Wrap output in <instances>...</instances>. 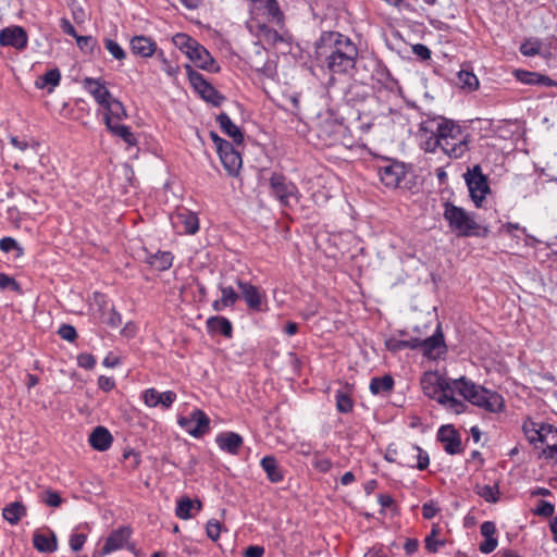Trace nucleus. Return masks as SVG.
<instances>
[{"label":"nucleus","mask_w":557,"mask_h":557,"mask_svg":"<svg viewBox=\"0 0 557 557\" xmlns=\"http://www.w3.org/2000/svg\"><path fill=\"white\" fill-rule=\"evenodd\" d=\"M317 54H325L324 63L333 74L350 75L358 58V48L347 36L337 32L322 33L317 44Z\"/></svg>","instance_id":"1"},{"label":"nucleus","mask_w":557,"mask_h":557,"mask_svg":"<svg viewBox=\"0 0 557 557\" xmlns=\"http://www.w3.org/2000/svg\"><path fill=\"white\" fill-rule=\"evenodd\" d=\"M420 132L438 133L442 150L451 159H459L469 150L470 133L451 120L442 116L428 119L420 124Z\"/></svg>","instance_id":"2"},{"label":"nucleus","mask_w":557,"mask_h":557,"mask_svg":"<svg viewBox=\"0 0 557 557\" xmlns=\"http://www.w3.org/2000/svg\"><path fill=\"white\" fill-rule=\"evenodd\" d=\"M449 393L451 396H455L457 393L473 406L480 407L488 412H499L504 408V398L498 393L475 384L466 376L450 379Z\"/></svg>","instance_id":"3"},{"label":"nucleus","mask_w":557,"mask_h":557,"mask_svg":"<svg viewBox=\"0 0 557 557\" xmlns=\"http://www.w3.org/2000/svg\"><path fill=\"white\" fill-rule=\"evenodd\" d=\"M421 386L426 397L436 400L450 412L459 414L468 409V405L465 401L450 395V377H443L437 375V373L428 372L421 379Z\"/></svg>","instance_id":"4"},{"label":"nucleus","mask_w":557,"mask_h":557,"mask_svg":"<svg viewBox=\"0 0 557 557\" xmlns=\"http://www.w3.org/2000/svg\"><path fill=\"white\" fill-rule=\"evenodd\" d=\"M443 216L458 236H485L487 234V228H482L474 220L473 214L448 201L444 203Z\"/></svg>","instance_id":"5"},{"label":"nucleus","mask_w":557,"mask_h":557,"mask_svg":"<svg viewBox=\"0 0 557 557\" xmlns=\"http://www.w3.org/2000/svg\"><path fill=\"white\" fill-rule=\"evenodd\" d=\"M250 18L251 23L248 28L257 38V42H255L257 47L259 44L275 46L277 42L283 41L282 35L268 26L269 23L283 24L284 14L282 11L278 16H250Z\"/></svg>","instance_id":"6"},{"label":"nucleus","mask_w":557,"mask_h":557,"mask_svg":"<svg viewBox=\"0 0 557 557\" xmlns=\"http://www.w3.org/2000/svg\"><path fill=\"white\" fill-rule=\"evenodd\" d=\"M271 195L278 200L284 208H293L300 200L298 187L282 174H272L270 177Z\"/></svg>","instance_id":"7"},{"label":"nucleus","mask_w":557,"mask_h":557,"mask_svg":"<svg viewBox=\"0 0 557 557\" xmlns=\"http://www.w3.org/2000/svg\"><path fill=\"white\" fill-rule=\"evenodd\" d=\"M210 138L214 143L220 160L231 176H237L243 165V158L234 146L220 137L215 132H210Z\"/></svg>","instance_id":"8"},{"label":"nucleus","mask_w":557,"mask_h":557,"mask_svg":"<svg viewBox=\"0 0 557 557\" xmlns=\"http://www.w3.org/2000/svg\"><path fill=\"white\" fill-rule=\"evenodd\" d=\"M185 70L190 85L201 99L214 107H220L224 101V96H222L202 74L195 71L190 64H186Z\"/></svg>","instance_id":"9"},{"label":"nucleus","mask_w":557,"mask_h":557,"mask_svg":"<svg viewBox=\"0 0 557 557\" xmlns=\"http://www.w3.org/2000/svg\"><path fill=\"white\" fill-rule=\"evenodd\" d=\"M463 177L472 201L476 207H481L486 195L490 193L486 175L482 173L481 166L476 164L472 169H468Z\"/></svg>","instance_id":"10"},{"label":"nucleus","mask_w":557,"mask_h":557,"mask_svg":"<svg viewBox=\"0 0 557 557\" xmlns=\"http://www.w3.org/2000/svg\"><path fill=\"white\" fill-rule=\"evenodd\" d=\"M178 424L193 437L199 438L209 432L210 419L205 411L195 409L187 417H180Z\"/></svg>","instance_id":"11"},{"label":"nucleus","mask_w":557,"mask_h":557,"mask_svg":"<svg viewBox=\"0 0 557 557\" xmlns=\"http://www.w3.org/2000/svg\"><path fill=\"white\" fill-rule=\"evenodd\" d=\"M377 173L381 182L386 187L396 188L400 186L407 171L404 163L398 161H387L385 164L377 168Z\"/></svg>","instance_id":"12"},{"label":"nucleus","mask_w":557,"mask_h":557,"mask_svg":"<svg viewBox=\"0 0 557 557\" xmlns=\"http://www.w3.org/2000/svg\"><path fill=\"white\" fill-rule=\"evenodd\" d=\"M401 466L417 467L419 470H424L430 463L429 455L417 445H408L400 453Z\"/></svg>","instance_id":"13"},{"label":"nucleus","mask_w":557,"mask_h":557,"mask_svg":"<svg viewBox=\"0 0 557 557\" xmlns=\"http://www.w3.org/2000/svg\"><path fill=\"white\" fill-rule=\"evenodd\" d=\"M197 67L210 72L218 73L220 66L210 54V52L199 42H197L187 57Z\"/></svg>","instance_id":"14"},{"label":"nucleus","mask_w":557,"mask_h":557,"mask_svg":"<svg viewBox=\"0 0 557 557\" xmlns=\"http://www.w3.org/2000/svg\"><path fill=\"white\" fill-rule=\"evenodd\" d=\"M141 398L147 407L154 408L161 406L164 409H169L176 400L177 395L173 391L160 393L156 388L150 387L143 393Z\"/></svg>","instance_id":"15"},{"label":"nucleus","mask_w":557,"mask_h":557,"mask_svg":"<svg viewBox=\"0 0 557 557\" xmlns=\"http://www.w3.org/2000/svg\"><path fill=\"white\" fill-rule=\"evenodd\" d=\"M437 440L443 443L444 450L449 455L462 451L460 434L453 425H443L437 432Z\"/></svg>","instance_id":"16"},{"label":"nucleus","mask_w":557,"mask_h":557,"mask_svg":"<svg viewBox=\"0 0 557 557\" xmlns=\"http://www.w3.org/2000/svg\"><path fill=\"white\" fill-rule=\"evenodd\" d=\"M83 87L94 97L96 102L104 108L112 99V95L100 78L85 77Z\"/></svg>","instance_id":"17"},{"label":"nucleus","mask_w":557,"mask_h":557,"mask_svg":"<svg viewBox=\"0 0 557 557\" xmlns=\"http://www.w3.org/2000/svg\"><path fill=\"white\" fill-rule=\"evenodd\" d=\"M422 354L429 359H436L446 351L444 335L438 324L436 331L430 337L422 339Z\"/></svg>","instance_id":"18"},{"label":"nucleus","mask_w":557,"mask_h":557,"mask_svg":"<svg viewBox=\"0 0 557 557\" xmlns=\"http://www.w3.org/2000/svg\"><path fill=\"white\" fill-rule=\"evenodd\" d=\"M246 307L251 312H267L269 304L265 292L246 283Z\"/></svg>","instance_id":"19"},{"label":"nucleus","mask_w":557,"mask_h":557,"mask_svg":"<svg viewBox=\"0 0 557 557\" xmlns=\"http://www.w3.org/2000/svg\"><path fill=\"white\" fill-rule=\"evenodd\" d=\"M0 45L18 50L24 49L27 46V34L20 26L7 27L0 32Z\"/></svg>","instance_id":"20"},{"label":"nucleus","mask_w":557,"mask_h":557,"mask_svg":"<svg viewBox=\"0 0 557 557\" xmlns=\"http://www.w3.org/2000/svg\"><path fill=\"white\" fill-rule=\"evenodd\" d=\"M132 531L128 527H121L116 530H113L110 535L107 537L106 543L101 549L100 556H104L121 549L124 544L131 537Z\"/></svg>","instance_id":"21"},{"label":"nucleus","mask_w":557,"mask_h":557,"mask_svg":"<svg viewBox=\"0 0 557 557\" xmlns=\"http://www.w3.org/2000/svg\"><path fill=\"white\" fill-rule=\"evenodd\" d=\"M250 16H278L281 8L276 0H249Z\"/></svg>","instance_id":"22"},{"label":"nucleus","mask_w":557,"mask_h":557,"mask_svg":"<svg viewBox=\"0 0 557 557\" xmlns=\"http://www.w3.org/2000/svg\"><path fill=\"white\" fill-rule=\"evenodd\" d=\"M129 47L133 54L141 58H149L158 52L156 41L144 35L134 36L129 41Z\"/></svg>","instance_id":"23"},{"label":"nucleus","mask_w":557,"mask_h":557,"mask_svg":"<svg viewBox=\"0 0 557 557\" xmlns=\"http://www.w3.org/2000/svg\"><path fill=\"white\" fill-rule=\"evenodd\" d=\"M145 262L157 271H166L172 267L173 255L170 251H157L150 252L148 249H144Z\"/></svg>","instance_id":"24"},{"label":"nucleus","mask_w":557,"mask_h":557,"mask_svg":"<svg viewBox=\"0 0 557 557\" xmlns=\"http://www.w3.org/2000/svg\"><path fill=\"white\" fill-rule=\"evenodd\" d=\"M113 442V437L104 426H97L89 435L90 446L98 451L108 450Z\"/></svg>","instance_id":"25"},{"label":"nucleus","mask_w":557,"mask_h":557,"mask_svg":"<svg viewBox=\"0 0 557 557\" xmlns=\"http://www.w3.org/2000/svg\"><path fill=\"white\" fill-rule=\"evenodd\" d=\"M219 447L228 454H237L243 445V437L234 432L220 433L215 438Z\"/></svg>","instance_id":"26"},{"label":"nucleus","mask_w":557,"mask_h":557,"mask_svg":"<svg viewBox=\"0 0 557 557\" xmlns=\"http://www.w3.org/2000/svg\"><path fill=\"white\" fill-rule=\"evenodd\" d=\"M175 224H182L183 230L186 234H195L199 230V220L196 213L183 209L178 211L174 216Z\"/></svg>","instance_id":"27"},{"label":"nucleus","mask_w":557,"mask_h":557,"mask_svg":"<svg viewBox=\"0 0 557 557\" xmlns=\"http://www.w3.org/2000/svg\"><path fill=\"white\" fill-rule=\"evenodd\" d=\"M33 545L40 553H53L58 549L57 536L53 532L50 534L36 532L33 536Z\"/></svg>","instance_id":"28"},{"label":"nucleus","mask_w":557,"mask_h":557,"mask_svg":"<svg viewBox=\"0 0 557 557\" xmlns=\"http://www.w3.org/2000/svg\"><path fill=\"white\" fill-rule=\"evenodd\" d=\"M216 122L219 123L222 132L224 134H226L227 136L232 137L236 144L243 143L244 135H243L242 131L239 129L238 126H236L232 122V120L230 119V116L226 113L221 112L216 116Z\"/></svg>","instance_id":"29"},{"label":"nucleus","mask_w":557,"mask_h":557,"mask_svg":"<svg viewBox=\"0 0 557 557\" xmlns=\"http://www.w3.org/2000/svg\"><path fill=\"white\" fill-rule=\"evenodd\" d=\"M207 330L209 333H219L225 337L232 336V324L228 319L221 317V315H214L210 317L207 322Z\"/></svg>","instance_id":"30"},{"label":"nucleus","mask_w":557,"mask_h":557,"mask_svg":"<svg viewBox=\"0 0 557 557\" xmlns=\"http://www.w3.org/2000/svg\"><path fill=\"white\" fill-rule=\"evenodd\" d=\"M104 123L108 129L115 136L122 138L126 144L133 146L137 144L135 135L131 132V128L126 125L114 123L110 116L104 117Z\"/></svg>","instance_id":"31"},{"label":"nucleus","mask_w":557,"mask_h":557,"mask_svg":"<svg viewBox=\"0 0 557 557\" xmlns=\"http://www.w3.org/2000/svg\"><path fill=\"white\" fill-rule=\"evenodd\" d=\"M2 516L10 524L15 525L26 516V507L21 502H13L3 508Z\"/></svg>","instance_id":"32"},{"label":"nucleus","mask_w":557,"mask_h":557,"mask_svg":"<svg viewBox=\"0 0 557 557\" xmlns=\"http://www.w3.org/2000/svg\"><path fill=\"white\" fill-rule=\"evenodd\" d=\"M220 289L222 293L221 298L214 300L212 304V308L214 311H222L226 307L233 306L238 298L237 293L234 290L232 286L226 287L221 285Z\"/></svg>","instance_id":"33"},{"label":"nucleus","mask_w":557,"mask_h":557,"mask_svg":"<svg viewBox=\"0 0 557 557\" xmlns=\"http://www.w3.org/2000/svg\"><path fill=\"white\" fill-rule=\"evenodd\" d=\"M260 463L271 482L277 483L283 480L282 470L273 456L263 457Z\"/></svg>","instance_id":"34"},{"label":"nucleus","mask_w":557,"mask_h":557,"mask_svg":"<svg viewBox=\"0 0 557 557\" xmlns=\"http://www.w3.org/2000/svg\"><path fill=\"white\" fill-rule=\"evenodd\" d=\"M369 387L373 395L388 394L394 387V379L388 374L384 376H374L371 379Z\"/></svg>","instance_id":"35"},{"label":"nucleus","mask_w":557,"mask_h":557,"mask_svg":"<svg viewBox=\"0 0 557 557\" xmlns=\"http://www.w3.org/2000/svg\"><path fill=\"white\" fill-rule=\"evenodd\" d=\"M61 73L55 67L46 72L42 76H39L35 83L36 87L39 89L45 88L46 86H50L49 91H52L54 87L60 84Z\"/></svg>","instance_id":"36"},{"label":"nucleus","mask_w":557,"mask_h":557,"mask_svg":"<svg viewBox=\"0 0 557 557\" xmlns=\"http://www.w3.org/2000/svg\"><path fill=\"white\" fill-rule=\"evenodd\" d=\"M457 79V84L463 89L475 90L479 87V79L473 72L460 70Z\"/></svg>","instance_id":"37"},{"label":"nucleus","mask_w":557,"mask_h":557,"mask_svg":"<svg viewBox=\"0 0 557 557\" xmlns=\"http://www.w3.org/2000/svg\"><path fill=\"white\" fill-rule=\"evenodd\" d=\"M195 507V503L188 496H183L178 499L175 515L182 520L190 519L194 515L191 510Z\"/></svg>","instance_id":"38"},{"label":"nucleus","mask_w":557,"mask_h":557,"mask_svg":"<svg viewBox=\"0 0 557 557\" xmlns=\"http://www.w3.org/2000/svg\"><path fill=\"white\" fill-rule=\"evenodd\" d=\"M106 114H104V117L106 116H110L111 121H113V119H116V120H123L125 117H127V113H126V109L124 108L123 103L113 98L106 107Z\"/></svg>","instance_id":"39"},{"label":"nucleus","mask_w":557,"mask_h":557,"mask_svg":"<svg viewBox=\"0 0 557 557\" xmlns=\"http://www.w3.org/2000/svg\"><path fill=\"white\" fill-rule=\"evenodd\" d=\"M198 41L187 34L178 33L173 36V44L187 57Z\"/></svg>","instance_id":"40"},{"label":"nucleus","mask_w":557,"mask_h":557,"mask_svg":"<svg viewBox=\"0 0 557 557\" xmlns=\"http://www.w3.org/2000/svg\"><path fill=\"white\" fill-rule=\"evenodd\" d=\"M77 47L84 52V53H90L92 54L95 49H99L97 39L92 36H81L78 35L76 38Z\"/></svg>","instance_id":"41"},{"label":"nucleus","mask_w":557,"mask_h":557,"mask_svg":"<svg viewBox=\"0 0 557 557\" xmlns=\"http://www.w3.org/2000/svg\"><path fill=\"white\" fill-rule=\"evenodd\" d=\"M103 46L115 60L123 61L126 59L125 50L115 40L111 38H104Z\"/></svg>","instance_id":"42"},{"label":"nucleus","mask_w":557,"mask_h":557,"mask_svg":"<svg viewBox=\"0 0 557 557\" xmlns=\"http://www.w3.org/2000/svg\"><path fill=\"white\" fill-rule=\"evenodd\" d=\"M438 532H440L438 525L433 524L431 533L424 540L425 548L430 553H436L438 550L440 546H443L445 544L444 541L436 540Z\"/></svg>","instance_id":"43"},{"label":"nucleus","mask_w":557,"mask_h":557,"mask_svg":"<svg viewBox=\"0 0 557 557\" xmlns=\"http://www.w3.org/2000/svg\"><path fill=\"white\" fill-rule=\"evenodd\" d=\"M425 139L421 143V148L424 149L426 152H434L438 147L442 148L441 138L438 136V133L435 132L433 134H425Z\"/></svg>","instance_id":"44"},{"label":"nucleus","mask_w":557,"mask_h":557,"mask_svg":"<svg viewBox=\"0 0 557 557\" xmlns=\"http://www.w3.org/2000/svg\"><path fill=\"white\" fill-rule=\"evenodd\" d=\"M336 408L342 413H347L352 409V400L347 393L343 391H337L336 395Z\"/></svg>","instance_id":"45"},{"label":"nucleus","mask_w":557,"mask_h":557,"mask_svg":"<svg viewBox=\"0 0 557 557\" xmlns=\"http://www.w3.org/2000/svg\"><path fill=\"white\" fill-rule=\"evenodd\" d=\"M102 322L111 329H116L122 324V315L116 311L114 306H111L104 317H100Z\"/></svg>","instance_id":"46"},{"label":"nucleus","mask_w":557,"mask_h":557,"mask_svg":"<svg viewBox=\"0 0 557 557\" xmlns=\"http://www.w3.org/2000/svg\"><path fill=\"white\" fill-rule=\"evenodd\" d=\"M40 499L49 507H59L63 503V499L60 496V494L57 491L50 488L41 493Z\"/></svg>","instance_id":"47"},{"label":"nucleus","mask_w":557,"mask_h":557,"mask_svg":"<svg viewBox=\"0 0 557 557\" xmlns=\"http://www.w3.org/2000/svg\"><path fill=\"white\" fill-rule=\"evenodd\" d=\"M479 495L488 503H496L499 498L498 485H484L480 488Z\"/></svg>","instance_id":"48"},{"label":"nucleus","mask_w":557,"mask_h":557,"mask_svg":"<svg viewBox=\"0 0 557 557\" xmlns=\"http://www.w3.org/2000/svg\"><path fill=\"white\" fill-rule=\"evenodd\" d=\"M92 299L95 305L98 308V311L100 312V317H104L107 314V311L110 309L108 297L99 292H95L92 295Z\"/></svg>","instance_id":"49"},{"label":"nucleus","mask_w":557,"mask_h":557,"mask_svg":"<svg viewBox=\"0 0 557 557\" xmlns=\"http://www.w3.org/2000/svg\"><path fill=\"white\" fill-rule=\"evenodd\" d=\"M541 42L536 40H527L520 46V52L527 57H533L541 51Z\"/></svg>","instance_id":"50"},{"label":"nucleus","mask_w":557,"mask_h":557,"mask_svg":"<svg viewBox=\"0 0 557 557\" xmlns=\"http://www.w3.org/2000/svg\"><path fill=\"white\" fill-rule=\"evenodd\" d=\"M156 54L157 58L162 63V71H164L169 76L175 77L178 73V66L171 64L169 60L165 58L164 52L162 50L158 51Z\"/></svg>","instance_id":"51"},{"label":"nucleus","mask_w":557,"mask_h":557,"mask_svg":"<svg viewBox=\"0 0 557 557\" xmlns=\"http://www.w3.org/2000/svg\"><path fill=\"white\" fill-rule=\"evenodd\" d=\"M0 250L3 252L17 250V256H21L23 253V248L20 247L18 243L12 237H3L0 239Z\"/></svg>","instance_id":"52"},{"label":"nucleus","mask_w":557,"mask_h":557,"mask_svg":"<svg viewBox=\"0 0 557 557\" xmlns=\"http://www.w3.org/2000/svg\"><path fill=\"white\" fill-rule=\"evenodd\" d=\"M0 289H12L14 292H20L21 286L12 276H9L5 273H0Z\"/></svg>","instance_id":"53"},{"label":"nucleus","mask_w":557,"mask_h":557,"mask_svg":"<svg viewBox=\"0 0 557 557\" xmlns=\"http://www.w3.org/2000/svg\"><path fill=\"white\" fill-rule=\"evenodd\" d=\"M61 338L67 342H74L77 338L76 329L71 324H62L58 331Z\"/></svg>","instance_id":"54"},{"label":"nucleus","mask_w":557,"mask_h":557,"mask_svg":"<svg viewBox=\"0 0 557 557\" xmlns=\"http://www.w3.org/2000/svg\"><path fill=\"white\" fill-rule=\"evenodd\" d=\"M523 432L531 444L539 442L536 438V436H539V425L536 423L525 422L523 424Z\"/></svg>","instance_id":"55"},{"label":"nucleus","mask_w":557,"mask_h":557,"mask_svg":"<svg viewBox=\"0 0 557 557\" xmlns=\"http://www.w3.org/2000/svg\"><path fill=\"white\" fill-rule=\"evenodd\" d=\"M516 78L527 85H536V73L523 70H517L515 72Z\"/></svg>","instance_id":"56"},{"label":"nucleus","mask_w":557,"mask_h":557,"mask_svg":"<svg viewBox=\"0 0 557 557\" xmlns=\"http://www.w3.org/2000/svg\"><path fill=\"white\" fill-rule=\"evenodd\" d=\"M77 364L86 370H91L96 366V358L88 352L79 354L77 356Z\"/></svg>","instance_id":"57"},{"label":"nucleus","mask_w":557,"mask_h":557,"mask_svg":"<svg viewBox=\"0 0 557 557\" xmlns=\"http://www.w3.org/2000/svg\"><path fill=\"white\" fill-rule=\"evenodd\" d=\"M206 532L209 539L216 541L220 537L221 524L218 520H209L206 525Z\"/></svg>","instance_id":"58"},{"label":"nucleus","mask_w":557,"mask_h":557,"mask_svg":"<svg viewBox=\"0 0 557 557\" xmlns=\"http://www.w3.org/2000/svg\"><path fill=\"white\" fill-rule=\"evenodd\" d=\"M438 512L440 508L434 500H430L422 505V516L426 520L434 518Z\"/></svg>","instance_id":"59"},{"label":"nucleus","mask_w":557,"mask_h":557,"mask_svg":"<svg viewBox=\"0 0 557 557\" xmlns=\"http://www.w3.org/2000/svg\"><path fill=\"white\" fill-rule=\"evenodd\" d=\"M86 540H87V535L86 534H84V533H73L70 536V546H71L72 550L79 552L83 548Z\"/></svg>","instance_id":"60"},{"label":"nucleus","mask_w":557,"mask_h":557,"mask_svg":"<svg viewBox=\"0 0 557 557\" xmlns=\"http://www.w3.org/2000/svg\"><path fill=\"white\" fill-rule=\"evenodd\" d=\"M555 507L552 503L546 500H540L539 505L535 509V513L541 517H552L554 513Z\"/></svg>","instance_id":"61"},{"label":"nucleus","mask_w":557,"mask_h":557,"mask_svg":"<svg viewBox=\"0 0 557 557\" xmlns=\"http://www.w3.org/2000/svg\"><path fill=\"white\" fill-rule=\"evenodd\" d=\"M412 52L421 60L425 61L431 58V50L422 44H416L412 46Z\"/></svg>","instance_id":"62"},{"label":"nucleus","mask_w":557,"mask_h":557,"mask_svg":"<svg viewBox=\"0 0 557 557\" xmlns=\"http://www.w3.org/2000/svg\"><path fill=\"white\" fill-rule=\"evenodd\" d=\"M385 346L386 348L389 350V351H393V352H397V351H400L403 349H406V343L405 341L403 339H397V338H388L386 342H385Z\"/></svg>","instance_id":"63"},{"label":"nucleus","mask_w":557,"mask_h":557,"mask_svg":"<svg viewBox=\"0 0 557 557\" xmlns=\"http://www.w3.org/2000/svg\"><path fill=\"white\" fill-rule=\"evenodd\" d=\"M98 386L103 392H110L114 388L115 382L113 377L101 375L98 379Z\"/></svg>","instance_id":"64"}]
</instances>
